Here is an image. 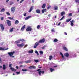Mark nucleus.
I'll list each match as a JSON object with an SVG mask.
<instances>
[{
    "label": "nucleus",
    "mask_w": 79,
    "mask_h": 79,
    "mask_svg": "<svg viewBox=\"0 0 79 79\" xmlns=\"http://www.w3.org/2000/svg\"><path fill=\"white\" fill-rule=\"evenodd\" d=\"M15 53V51H13V52H9L8 53V54L10 56V57H11L12 56V58H14L15 56H13V55Z\"/></svg>",
    "instance_id": "f257e3e1"
},
{
    "label": "nucleus",
    "mask_w": 79,
    "mask_h": 79,
    "mask_svg": "<svg viewBox=\"0 0 79 79\" xmlns=\"http://www.w3.org/2000/svg\"><path fill=\"white\" fill-rule=\"evenodd\" d=\"M45 38H43V39L39 40L38 42L39 44H43L44 43V42H45Z\"/></svg>",
    "instance_id": "f03ea898"
},
{
    "label": "nucleus",
    "mask_w": 79,
    "mask_h": 79,
    "mask_svg": "<svg viewBox=\"0 0 79 79\" xmlns=\"http://www.w3.org/2000/svg\"><path fill=\"white\" fill-rule=\"evenodd\" d=\"M6 21L8 26H11V21L8 20H6Z\"/></svg>",
    "instance_id": "7ed1b4c3"
},
{
    "label": "nucleus",
    "mask_w": 79,
    "mask_h": 79,
    "mask_svg": "<svg viewBox=\"0 0 79 79\" xmlns=\"http://www.w3.org/2000/svg\"><path fill=\"white\" fill-rule=\"evenodd\" d=\"M26 30L27 32L31 31H32V28H31V27H27Z\"/></svg>",
    "instance_id": "20e7f679"
},
{
    "label": "nucleus",
    "mask_w": 79,
    "mask_h": 79,
    "mask_svg": "<svg viewBox=\"0 0 79 79\" xmlns=\"http://www.w3.org/2000/svg\"><path fill=\"white\" fill-rule=\"evenodd\" d=\"M39 45V42H36L34 47V48H37V46H38Z\"/></svg>",
    "instance_id": "39448f33"
},
{
    "label": "nucleus",
    "mask_w": 79,
    "mask_h": 79,
    "mask_svg": "<svg viewBox=\"0 0 79 79\" xmlns=\"http://www.w3.org/2000/svg\"><path fill=\"white\" fill-rule=\"evenodd\" d=\"M11 11L12 13H13L15 11V7L13 6L11 8Z\"/></svg>",
    "instance_id": "423d86ee"
},
{
    "label": "nucleus",
    "mask_w": 79,
    "mask_h": 79,
    "mask_svg": "<svg viewBox=\"0 0 79 79\" xmlns=\"http://www.w3.org/2000/svg\"><path fill=\"white\" fill-rule=\"evenodd\" d=\"M17 45L18 47H24V44L23 43H22L20 44H17Z\"/></svg>",
    "instance_id": "0eeeda50"
},
{
    "label": "nucleus",
    "mask_w": 79,
    "mask_h": 79,
    "mask_svg": "<svg viewBox=\"0 0 79 79\" xmlns=\"http://www.w3.org/2000/svg\"><path fill=\"white\" fill-rule=\"evenodd\" d=\"M0 26L1 28L2 31H4L5 28H4V27H3V25L2 24H1L0 25Z\"/></svg>",
    "instance_id": "6e6552de"
},
{
    "label": "nucleus",
    "mask_w": 79,
    "mask_h": 79,
    "mask_svg": "<svg viewBox=\"0 0 79 79\" xmlns=\"http://www.w3.org/2000/svg\"><path fill=\"white\" fill-rule=\"evenodd\" d=\"M29 69H36V67H35V66H30L29 67Z\"/></svg>",
    "instance_id": "1a4fd4ad"
},
{
    "label": "nucleus",
    "mask_w": 79,
    "mask_h": 79,
    "mask_svg": "<svg viewBox=\"0 0 79 79\" xmlns=\"http://www.w3.org/2000/svg\"><path fill=\"white\" fill-rule=\"evenodd\" d=\"M64 56H65L66 57H67L68 58L69 56V53H68V52H67L64 54Z\"/></svg>",
    "instance_id": "9d476101"
},
{
    "label": "nucleus",
    "mask_w": 79,
    "mask_h": 79,
    "mask_svg": "<svg viewBox=\"0 0 79 79\" xmlns=\"http://www.w3.org/2000/svg\"><path fill=\"white\" fill-rule=\"evenodd\" d=\"M36 12L37 13H38V14H39V13H40V10L39 9H37V10H36Z\"/></svg>",
    "instance_id": "9b49d317"
},
{
    "label": "nucleus",
    "mask_w": 79,
    "mask_h": 79,
    "mask_svg": "<svg viewBox=\"0 0 79 79\" xmlns=\"http://www.w3.org/2000/svg\"><path fill=\"white\" fill-rule=\"evenodd\" d=\"M33 10V6H32L30 8V10H29L28 12L29 13H30V12H31V11Z\"/></svg>",
    "instance_id": "f8f14e48"
},
{
    "label": "nucleus",
    "mask_w": 79,
    "mask_h": 79,
    "mask_svg": "<svg viewBox=\"0 0 79 79\" xmlns=\"http://www.w3.org/2000/svg\"><path fill=\"white\" fill-rule=\"evenodd\" d=\"M46 10H47V9H43V10H42V13H44V12H46L47 11Z\"/></svg>",
    "instance_id": "ddd939ff"
},
{
    "label": "nucleus",
    "mask_w": 79,
    "mask_h": 79,
    "mask_svg": "<svg viewBox=\"0 0 79 79\" xmlns=\"http://www.w3.org/2000/svg\"><path fill=\"white\" fill-rule=\"evenodd\" d=\"M46 6V3H44L43 5V6L42 7V8L43 9H44V8H45V6Z\"/></svg>",
    "instance_id": "4468645a"
},
{
    "label": "nucleus",
    "mask_w": 79,
    "mask_h": 79,
    "mask_svg": "<svg viewBox=\"0 0 79 79\" xmlns=\"http://www.w3.org/2000/svg\"><path fill=\"white\" fill-rule=\"evenodd\" d=\"M26 26L25 25H24L21 28V30L22 31H24V29H25V27Z\"/></svg>",
    "instance_id": "2eb2a0df"
},
{
    "label": "nucleus",
    "mask_w": 79,
    "mask_h": 79,
    "mask_svg": "<svg viewBox=\"0 0 79 79\" xmlns=\"http://www.w3.org/2000/svg\"><path fill=\"white\" fill-rule=\"evenodd\" d=\"M31 16H29L27 17H26L25 19V20H27V19H29L30 18H31Z\"/></svg>",
    "instance_id": "dca6fc26"
},
{
    "label": "nucleus",
    "mask_w": 79,
    "mask_h": 79,
    "mask_svg": "<svg viewBox=\"0 0 79 79\" xmlns=\"http://www.w3.org/2000/svg\"><path fill=\"white\" fill-rule=\"evenodd\" d=\"M64 15H65V12L64 11H63L61 13V16H63Z\"/></svg>",
    "instance_id": "f3484780"
},
{
    "label": "nucleus",
    "mask_w": 79,
    "mask_h": 79,
    "mask_svg": "<svg viewBox=\"0 0 79 79\" xmlns=\"http://www.w3.org/2000/svg\"><path fill=\"white\" fill-rule=\"evenodd\" d=\"M33 52L34 50H30L28 51L29 53H33Z\"/></svg>",
    "instance_id": "a211bd4d"
},
{
    "label": "nucleus",
    "mask_w": 79,
    "mask_h": 79,
    "mask_svg": "<svg viewBox=\"0 0 79 79\" xmlns=\"http://www.w3.org/2000/svg\"><path fill=\"white\" fill-rule=\"evenodd\" d=\"M10 69H11V71H16V69H15L12 68V67H11L10 68Z\"/></svg>",
    "instance_id": "6ab92c4d"
},
{
    "label": "nucleus",
    "mask_w": 79,
    "mask_h": 79,
    "mask_svg": "<svg viewBox=\"0 0 79 79\" xmlns=\"http://www.w3.org/2000/svg\"><path fill=\"white\" fill-rule=\"evenodd\" d=\"M19 23V21L18 20H16L15 22V24Z\"/></svg>",
    "instance_id": "aec40b11"
},
{
    "label": "nucleus",
    "mask_w": 79,
    "mask_h": 79,
    "mask_svg": "<svg viewBox=\"0 0 79 79\" xmlns=\"http://www.w3.org/2000/svg\"><path fill=\"white\" fill-rule=\"evenodd\" d=\"M31 62V60H28L25 61V63H29Z\"/></svg>",
    "instance_id": "412c9836"
},
{
    "label": "nucleus",
    "mask_w": 79,
    "mask_h": 79,
    "mask_svg": "<svg viewBox=\"0 0 79 79\" xmlns=\"http://www.w3.org/2000/svg\"><path fill=\"white\" fill-rule=\"evenodd\" d=\"M63 48L64 50H65V51H66L67 52H68V49L67 48H66V47H64Z\"/></svg>",
    "instance_id": "4be33fe9"
},
{
    "label": "nucleus",
    "mask_w": 79,
    "mask_h": 79,
    "mask_svg": "<svg viewBox=\"0 0 79 79\" xmlns=\"http://www.w3.org/2000/svg\"><path fill=\"white\" fill-rule=\"evenodd\" d=\"M13 29H14L13 27L11 28L10 30L9 31L10 32H12L13 31Z\"/></svg>",
    "instance_id": "5701e85b"
},
{
    "label": "nucleus",
    "mask_w": 79,
    "mask_h": 79,
    "mask_svg": "<svg viewBox=\"0 0 79 79\" xmlns=\"http://www.w3.org/2000/svg\"><path fill=\"white\" fill-rule=\"evenodd\" d=\"M5 11V9L4 8H3L0 11V12H1V13H2V12H4Z\"/></svg>",
    "instance_id": "b1692460"
},
{
    "label": "nucleus",
    "mask_w": 79,
    "mask_h": 79,
    "mask_svg": "<svg viewBox=\"0 0 79 79\" xmlns=\"http://www.w3.org/2000/svg\"><path fill=\"white\" fill-rule=\"evenodd\" d=\"M8 19H10L11 20H14V19H13V17L11 18L10 17H8Z\"/></svg>",
    "instance_id": "393cba45"
},
{
    "label": "nucleus",
    "mask_w": 79,
    "mask_h": 79,
    "mask_svg": "<svg viewBox=\"0 0 79 79\" xmlns=\"http://www.w3.org/2000/svg\"><path fill=\"white\" fill-rule=\"evenodd\" d=\"M71 19H72L71 18H70L69 19H67L66 21V22H69V21H70L71 20Z\"/></svg>",
    "instance_id": "a878e982"
},
{
    "label": "nucleus",
    "mask_w": 79,
    "mask_h": 79,
    "mask_svg": "<svg viewBox=\"0 0 79 79\" xmlns=\"http://www.w3.org/2000/svg\"><path fill=\"white\" fill-rule=\"evenodd\" d=\"M35 53H36V54H37V56H39V52H38L37 51H35Z\"/></svg>",
    "instance_id": "bb28decb"
},
{
    "label": "nucleus",
    "mask_w": 79,
    "mask_h": 79,
    "mask_svg": "<svg viewBox=\"0 0 79 79\" xmlns=\"http://www.w3.org/2000/svg\"><path fill=\"white\" fill-rule=\"evenodd\" d=\"M60 55H61L63 59H64V56L63 55V54L61 52H60Z\"/></svg>",
    "instance_id": "cd10ccee"
},
{
    "label": "nucleus",
    "mask_w": 79,
    "mask_h": 79,
    "mask_svg": "<svg viewBox=\"0 0 79 79\" xmlns=\"http://www.w3.org/2000/svg\"><path fill=\"white\" fill-rule=\"evenodd\" d=\"M42 73V71L41 70L38 72V73L39 76H41V73Z\"/></svg>",
    "instance_id": "c85d7f7f"
},
{
    "label": "nucleus",
    "mask_w": 79,
    "mask_h": 79,
    "mask_svg": "<svg viewBox=\"0 0 79 79\" xmlns=\"http://www.w3.org/2000/svg\"><path fill=\"white\" fill-rule=\"evenodd\" d=\"M50 69L51 71V72H53L54 70H55V69H52V68H51Z\"/></svg>",
    "instance_id": "c756f323"
},
{
    "label": "nucleus",
    "mask_w": 79,
    "mask_h": 79,
    "mask_svg": "<svg viewBox=\"0 0 79 79\" xmlns=\"http://www.w3.org/2000/svg\"><path fill=\"white\" fill-rule=\"evenodd\" d=\"M52 58H53V56H50L49 60H52Z\"/></svg>",
    "instance_id": "7c9ffc66"
},
{
    "label": "nucleus",
    "mask_w": 79,
    "mask_h": 79,
    "mask_svg": "<svg viewBox=\"0 0 79 79\" xmlns=\"http://www.w3.org/2000/svg\"><path fill=\"white\" fill-rule=\"evenodd\" d=\"M15 43L16 44H19V43H20V41L19 40H17L15 41Z\"/></svg>",
    "instance_id": "2f4dec72"
},
{
    "label": "nucleus",
    "mask_w": 79,
    "mask_h": 79,
    "mask_svg": "<svg viewBox=\"0 0 79 79\" xmlns=\"http://www.w3.org/2000/svg\"><path fill=\"white\" fill-rule=\"evenodd\" d=\"M54 8L55 10H58V6L54 7Z\"/></svg>",
    "instance_id": "473e14b6"
},
{
    "label": "nucleus",
    "mask_w": 79,
    "mask_h": 79,
    "mask_svg": "<svg viewBox=\"0 0 79 79\" xmlns=\"http://www.w3.org/2000/svg\"><path fill=\"white\" fill-rule=\"evenodd\" d=\"M58 40L56 39H55L54 40L53 42H57V41H58Z\"/></svg>",
    "instance_id": "72a5a7b5"
},
{
    "label": "nucleus",
    "mask_w": 79,
    "mask_h": 79,
    "mask_svg": "<svg viewBox=\"0 0 79 79\" xmlns=\"http://www.w3.org/2000/svg\"><path fill=\"white\" fill-rule=\"evenodd\" d=\"M6 68V65L5 64H4L3 65V69L5 70V69Z\"/></svg>",
    "instance_id": "f704fd0d"
},
{
    "label": "nucleus",
    "mask_w": 79,
    "mask_h": 79,
    "mask_svg": "<svg viewBox=\"0 0 79 79\" xmlns=\"http://www.w3.org/2000/svg\"><path fill=\"white\" fill-rule=\"evenodd\" d=\"M0 50H5L4 48L2 47H0Z\"/></svg>",
    "instance_id": "c9c22d12"
},
{
    "label": "nucleus",
    "mask_w": 79,
    "mask_h": 79,
    "mask_svg": "<svg viewBox=\"0 0 79 79\" xmlns=\"http://www.w3.org/2000/svg\"><path fill=\"white\" fill-rule=\"evenodd\" d=\"M64 16L62 17L60 19V20L62 21V20H63V19H64Z\"/></svg>",
    "instance_id": "e433bc0d"
},
{
    "label": "nucleus",
    "mask_w": 79,
    "mask_h": 79,
    "mask_svg": "<svg viewBox=\"0 0 79 79\" xmlns=\"http://www.w3.org/2000/svg\"><path fill=\"white\" fill-rule=\"evenodd\" d=\"M75 2L76 3H79V0H75Z\"/></svg>",
    "instance_id": "4c0bfd02"
},
{
    "label": "nucleus",
    "mask_w": 79,
    "mask_h": 79,
    "mask_svg": "<svg viewBox=\"0 0 79 79\" xmlns=\"http://www.w3.org/2000/svg\"><path fill=\"white\" fill-rule=\"evenodd\" d=\"M40 55H42V54H44V52L43 51H41L40 52Z\"/></svg>",
    "instance_id": "58836bf2"
},
{
    "label": "nucleus",
    "mask_w": 79,
    "mask_h": 79,
    "mask_svg": "<svg viewBox=\"0 0 79 79\" xmlns=\"http://www.w3.org/2000/svg\"><path fill=\"white\" fill-rule=\"evenodd\" d=\"M40 27V26L39 25H38L37 27V29H39Z\"/></svg>",
    "instance_id": "ea45409f"
},
{
    "label": "nucleus",
    "mask_w": 79,
    "mask_h": 79,
    "mask_svg": "<svg viewBox=\"0 0 79 79\" xmlns=\"http://www.w3.org/2000/svg\"><path fill=\"white\" fill-rule=\"evenodd\" d=\"M22 71H27V70L26 69H22Z\"/></svg>",
    "instance_id": "a19ab883"
},
{
    "label": "nucleus",
    "mask_w": 79,
    "mask_h": 79,
    "mask_svg": "<svg viewBox=\"0 0 79 79\" xmlns=\"http://www.w3.org/2000/svg\"><path fill=\"white\" fill-rule=\"evenodd\" d=\"M45 47H46V46L44 45L42 48V49H45Z\"/></svg>",
    "instance_id": "79ce46f5"
},
{
    "label": "nucleus",
    "mask_w": 79,
    "mask_h": 79,
    "mask_svg": "<svg viewBox=\"0 0 79 79\" xmlns=\"http://www.w3.org/2000/svg\"><path fill=\"white\" fill-rule=\"evenodd\" d=\"M19 40L21 42H24V40L23 39H21Z\"/></svg>",
    "instance_id": "37998d69"
},
{
    "label": "nucleus",
    "mask_w": 79,
    "mask_h": 79,
    "mask_svg": "<svg viewBox=\"0 0 79 79\" xmlns=\"http://www.w3.org/2000/svg\"><path fill=\"white\" fill-rule=\"evenodd\" d=\"M34 61L35 63H38V62H39V61L38 60H34Z\"/></svg>",
    "instance_id": "c03bdc74"
},
{
    "label": "nucleus",
    "mask_w": 79,
    "mask_h": 79,
    "mask_svg": "<svg viewBox=\"0 0 79 79\" xmlns=\"http://www.w3.org/2000/svg\"><path fill=\"white\" fill-rule=\"evenodd\" d=\"M51 8V6H48V9L50 8Z\"/></svg>",
    "instance_id": "a18cd8bd"
},
{
    "label": "nucleus",
    "mask_w": 79,
    "mask_h": 79,
    "mask_svg": "<svg viewBox=\"0 0 79 79\" xmlns=\"http://www.w3.org/2000/svg\"><path fill=\"white\" fill-rule=\"evenodd\" d=\"M6 15H10V13H9V12H6Z\"/></svg>",
    "instance_id": "49530a36"
},
{
    "label": "nucleus",
    "mask_w": 79,
    "mask_h": 79,
    "mask_svg": "<svg viewBox=\"0 0 79 79\" xmlns=\"http://www.w3.org/2000/svg\"><path fill=\"white\" fill-rule=\"evenodd\" d=\"M70 25L71 26H73L74 25V23L72 22H71Z\"/></svg>",
    "instance_id": "de8ad7c7"
},
{
    "label": "nucleus",
    "mask_w": 79,
    "mask_h": 79,
    "mask_svg": "<svg viewBox=\"0 0 79 79\" xmlns=\"http://www.w3.org/2000/svg\"><path fill=\"white\" fill-rule=\"evenodd\" d=\"M68 16H72V13H69Z\"/></svg>",
    "instance_id": "09e8293b"
},
{
    "label": "nucleus",
    "mask_w": 79,
    "mask_h": 79,
    "mask_svg": "<svg viewBox=\"0 0 79 79\" xmlns=\"http://www.w3.org/2000/svg\"><path fill=\"white\" fill-rule=\"evenodd\" d=\"M24 0H22L20 2V3H22V2H24Z\"/></svg>",
    "instance_id": "8fccbe9b"
},
{
    "label": "nucleus",
    "mask_w": 79,
    "mask_h": 79,
    "mask_svg": "<svg viewBox=\"0 0 79 79\" xmlns=\"http://www.w3.org/2000/svg\"><path fill=\"white\" fill-rule=\"evenodd\" d=\"M16 73H17V74H20V72H16Z\"/></svg>",
    "instance_id": "3c124183"
},
{
    "label": "nucleus",
    "mask_w": 79,
    "mask_h": 79,
    "mask_svg": "<svg viewBox=\"0 0 79 79\" xmlns=\"http://www.w3.org/2000/svg\"><path fill=\"white\" fill-rule=\"evenodd\" d=\"M13 2H10V5H13Z\"/></svg>",
    "instance_id": "603ef678"
},
{
    "label": "nucleus",
    "mask_w": 79,
    "mask_h": 79,
    "mask_svg": "<svg viewBox=\"0 0 79 79\" xmlns=\"http://www.w3.org/2000/svg\"><path fill=\"white\" fill-rule=\"evenodd\" d=\"M70 22L71 23H74V20H72V21H70Z\"/></svg>",
    "instance_id": "864d4df0"
},
{
    "label": "nucleus",
    "mask_w": 79,
    "mask_h": 79,
    "mask_svg": "<svg viewBox=\"0 0 79 79\" xmlns=\"http://www.w3.org/2000/svg\"><path fill=\"white\" fill-rule=\"evenodd\" d=\"M61 22H59V23L58 24L57 26H60L61 24Z\"/></svg>",
    "instance_id": "5fc2aeb1"
},
{
    "label": "nucleus",
    "mask_w": 79,
    "mask_h": 79,
    "mask_svg": "<svg viewBox=\"0 0 79 79\" xmlns=\"http://www.w3.org/2000/svg\"><path fill=\"white\" fill-rule=\"evenodd\" d=\"M27 14L26 13H25L24 14V15H23L24 16H26V14Z\"/></svg>",
    "instance_id": "6e6d98bb"
},
{
    "label": "nucleus",
    "mask_w": 79,
    "mask_h": 79,
    "mask_svg": "<svg viewBox=\"0 0 79 79\" xmlns=\"http://www.w3.org/2000/svg\"><path fill=\"white\" fill-rule=\"evenodd\" d=\"M27 44H26L24 47V48H26V47H27Z\"/></svg>",
    "instance_id": "4d7b16f0"
},
{
    "label": "nucleus",
    "mask_w": 79,
    "mask_h": 79,
    "mask_svg": "<svg viewBox=\"0 0 79 79\" xmlns=\"http://www.w3.org/2000/svg\"><path fill=\"white\" fill-rule=\"evenodd\" d=\"M51 31L52 32H55V30L53 29H52Z\"/></svg>",
    "instance_id": "13d9d810"
},
{
    "label": "nucleus",
    "mask_w": 79,
    "mask_h": 79,
    "mask_svg": "<svg viewBox=\"0 0 79 79\" xmlns=\"http://www.w3.org/2000/svg\"><path fill=\"white\" fill-rule=\"evenodd\" d=\"M38 68H42L41 67H40V65H38Z\"/></svg>",
    "instance_id": "bf43d9fd"
},
{
    "label": "nucleus",
    "mask_w": 79,
    "mask_h": 79,
    "mask_svg": "<svg viewBox=\"0 0 79 79\" xmlns=\"http://www.w3.org/2000/svg\"><path fill=\"white\" fill-rule=\"evenodd\" d=\"M16 68L17 69H19V68H18V66H16Z\"/></svg>",
    "instance_id": "052dcab7"
},
{
    "label": "nucleus",
    "mask_w": 79,
    "mask_h": 79,
    "mask_svg": "<svg viewBox=\"0 0 79 79\" xmlns=\"http://www.w3.org/2000/svg\"><path fill=\"white\" fill-rule=\"evenodd\" d=\"M42 73V74H44V73H45V71H43Z\"/></svg>",
    "instance_id": "680f3d73"
},
{
    "label": "nucleus",
    "mask_w": 79,
    "mask_h": 79,
    "mask_svg": "<svg viewBox=\"0 0 79 79\" xmlns=\"http://www.w3.org/2000/svg\"><path fill=\"white\" fill-rule=\"evenodd\" d=\"M3 17H1V20H3Z\"/></svg>",
    "instance_id": "e2e57ef3"
},
{
    "label": "nucleus",
    "mask_w": 79,
    "mask_h": 79,
    "mask_svg": "<svg viewBox=\"0 0 79 79\" xmlns=\"http://www.w3.org/2000/svg\"><path fill=\"white\" fill-rule=\"evenodd\" d=\"M40 69H38L37 70V71H40Z\"/></svg>",
    "instance_id": "0e129e2a"
},
{
    "label": "nucleus",
    "mask_w": 79,
    "mask_h": 79,
    "mask_svg": "<svg viewBox=\"0 0 79 79\" xmlns=\"http://www.w3.org/2000/svg\"><path fill=\"white\" fill-rule=\"evenodd\" d=\"M11 65H12V64H9V67H11Z\"/></svg>",
    "instance_id": "69168bd1"
},
{
    "label": "nucleus",
    "mask_w": 79,
    "mask_h": 79,
    "mask_svg": "<svg viewBox=\"0 0 79 79\" xmlns=\"http://www.w3.org/2000/svg\"><path fill=\"white\" fill-rule=\"evenodd\" d=\"M64 34L65 35H67V33H66V32H64Z\"/></svg>",
    "instance_id": "338daca9"
},
{
    "label": "nucleus",
    "mask_w": 79,
    "mask_h": 79,
    "mask_svg": "<svg viewBox=\"0 0 79 79\" xmlns=\"http://www.w3.org/2000/svg\"><path fill=\"white\" fill-rule=\"evenodd\" d=\"M0 62H2V59H1V58L0 57Z\"/></svg>",
    "instance_id": "774afa93"
}]
</instances>
